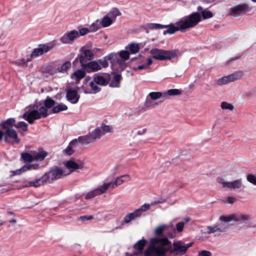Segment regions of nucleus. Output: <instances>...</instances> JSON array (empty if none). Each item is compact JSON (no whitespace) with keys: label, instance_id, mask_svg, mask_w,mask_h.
Returning a JSON list of instances; mask_svg holds the SVG:
<instances>
[{"label":"nucleus","instance_id":"nucleus-43","mask_svg":"<svg viewBox=\"0 0 256 256\" xmlns=\"http://www.w3.org/2000/svg\"><path fill=\"white\" fill-rule=\"evenodd\" d=\"M102 28L100 20H97L90 26L89 29L90 32H95Z\"/></svg>","mask_w":256,"mask_h":256},{"label":"nucleus","instance_id":"nucleus-30","mask_svg":"<svg viewBox=\"0 0 256 256\" xmlns=\"http://www.w3.org/2000/svg\"><path fill=\"white\" fill-rule=\"evenodd\" d=\"M144 64L134 68L135 71L142 70H147L149 68V66L152 64V58H148L143 60Z\"/></svg>","mask_w":256,"mask_h":256},{"label":"nucleus","instance_id":"nucleus-12","mask_svg":"<svg viewBox=\"0 0 256 256\" xmlns=\"http://www.w3.org/2000/svg\"><path fill=\"white\" fill-rule=\"evenodd\" d=\"M79 38V34L76 30H72L66 32L60 39L64 44H72L74 41Z\"/></svg>","mask_w":256,"mask_h":256},{"label":"nucleus","instance_id":"nucleus-52","mask_svg":"<svg viewBox=\"0 0 256 256\" xmlns=\"http://www.w3.org/2000/svg\"><path fill=\"white\" fill-rule=\"evenodd\" d=\"M200 16L202 19L203 18L206 20L212 18L213 16V14L210 10L206 9L202 10Z\"/></svg>","mask_w":256,"mask_h":256},{"label":"nucleus","instance_id":"nucleus-8","mask_svg":"<svg viewBox=\"0 0 256 256\" xmlns=\"http://www.w3.org/2000/svg\"><path fill=\"white\" fill-rule=\"evenodd\" d=\"M220 220L223 222H228L232 221H236L242 224L244 223L248 224L249 221L251 220V217L247 214L237 213L228 216H222L220 217Z\"/></svg>","mask_w":256,"mask_h":256},{"label":"nucleus","instance_id":"nucleus-63","mask_svg":"<svg viewBox=\"0 0 256 256\" xmlns=\"http://www.w3.org/2000/svg\"><path fill=\"white\" fill-rule=\"evenodd\" d=\"M184 226V222H178L176 225V229L178 232H181L182 231Z\"/></svg>","mask_w":256,"mask_h":256},{"label":"nucleus","instance_id":"nucleus-25","mask_svg":"<svg viewBox=\"0 0 256 256\" xmlns=\"http://www.w3.org/2000/svg\"><path fill=\"white\" fill-rule=\"evenodd\" d=\"M5 132L4 134V140L8 142H9L8 139L12 138L14 140V142L16 144H18L20 142V140L18 137V134L16 131L13 128H4Z\"/></svg>","mask_w":256,"mask_h":256},{"label":"nucleus","instance_id":"nucleus-14","mask_svg":"<svg viewBox=\"0 0 256 256\" xmlns=\"http://www.w3.org/2000/svg\"><path fill=\"white\" fill-rule=\"evenodd\" d=\"M242 76L241 72H236L218 78L216 83L219 86L226 84L240 78Z\"/></svg>","mask_w":256,"mask_h":256},{"label":"nucleus","instance_id":"nucleus-9","mask_svg":"<svg viewBox=\"0 0 256 256\" xmlns=\"http://www.w3.org/2000/svg\"><path fill=\"white\" fill-rule=\"evenodd\" d=\"M68 174L69 173L66 172L62 168L55 166L52 168L49 172L45 173L44 175L46 177L48 182L50 183Z\"/></svg>","mask_w":256,"mask_h":256},{"label":"nucleus","instance_id":"nucleus-37","mask_svg":"<svg viewBox=\"0 0 256 256\" xmlns=\"http://www.w3.org/2000/svg\"><path fill=\"white\" fill-rule=\"evenodd\" d=\"M67 110L68 106L66 104H60L57 105H54V107L50 110V113L56 114Z\"/></svg>","mask_w":256,"mask_h":256},{"label":"nucleus","instance_id":"nucleus-10","mask_svg":"<svg viewBox=\"0 0 256 256\" xmlns=\"http://www.w3.org/2000/svg\"><path fill=\"white\" fill-rule=\"evenodd\" d=\"M56 46L54 42H50L45 44H40L35 48L30 54L31 58H34L40 56L53 49Z\"/></svg>","mask_w":256,"mask_h":256},{"label":"nucleus","instance_id":"nucleus-5","mask_svg":"<svg viewBox=\"0 0 256 256\" xmlns=\"http://www.w3.org/2000/svg\"><path fill=\"white\" fill-rule=\"evenodd\" d=\"M201 20L200 14L198 12H194L180 18L178 21V24L181 29V32H184L194 28Z\"/></svg>","mask_w":256,"mask_h":256},{"label":"nucleus","instance_id":"nucleus-55","mask_svg":"<svg viewBox=\"0 0 256 256\" xmlns=\"http://www.w3.org/2000/svg\"><path fill=\"white\" fill-rule=\"evenodd\" d=\"M167 26L166 25H162L158 24L152 23L148 25V28L150 30L162 29Z\"/></svg>","mask_w":256,"mask_h":256},{"label":"nucleus","instance_id":"nucleus-4","mask_svg":"<svg viewBox=\"0 0 256 256\" xmlns=\"http://www.w3.org/2000/svg\"><path fill=\"white\" fill-rule=\"evenodd\" d=\"M71 67L72 64L69 61L62 64L54 62L44 68L43 72L54 78H62L68 74V71Z\"/></svg>","mask_w":256,"mask_h":256},{"label":"nucleus","instance_id":"nucleus-32","mask_svg":"<svg viewBox=\"0 0 256 256\" xmlns=\"http://www.w3.org/2000/svg\"><path fill=\"white\" fill-rule=\"evenodd\" d=\"M86 74V72L84 70H78L72 74L70 76L72 79L78 81L84 78Z\"/></svg>","mask_w":256,"mask_h":256},{"label":"nucleus","instance_id":"nucleus-57","mask_svg":"<svg viewBox=\"0 0 256 256\" xmlns=\"http://www.w3.org/2000/svg\"><path fill=\"white\" fill-rule=\"evenodd\" d=\"M246 180L250 183L256 186V176L252 174H248L246 176Z\"/></svg>","mask_w":256,"mask_h":256},{"label":"nucleus","instance_id":"nucleus-7","mask_svg":"<svg viewBox=\"0 0 256 256\" xmlns=\"http://www.w3.org/2000/svg\"><path fill=\"white\" fill-rule=\"evenodd\" d=\"M82 88L84 92L87 94H96L101 90L100 88L94 81V78L90 76L85 78Z\"/></svg>","mask_w":256,"mask_h":256},{"label":"nucleus","instance_id":"nucleus-53","mask_svg":"<svg viewBox=\"0 0 256 256\" xmlns=\"http://www.w3.org/2000/svg\"><path fill=\"white\" fill-rule=\"evenodd\" d=\"M158 105V102H156L154 100L149 99V98L146 97V106L147 108H153Z\"/></svg>","mask_w":256,"mask_h":256},{"label":"nucleus","instance_id":"nucleus-21","mask_svg":"<svg viewBox=\"0 0 256 256\" xmlns=\"http://www.w3.org/2000/svg\"><path fill=\"white\" fill-rule=\"evenodd\" d=\"M140 218V215L138 214V212L134 210L132 212L127 214L123 218V222H122L121 226H117V229L122 228L124 224H130L133 220H136L138 218Z\"/></svg>","mask_w":256,"mask_h":256},{"label":"nucleus","instance_id":"nucleus-19","mask_svg":"<svg viewBox=\"0 0 256 256\" xmlns=\"http://www.w3.org/2000/svg\"><path fill=\"white\" fill-rule=\"evenodd\" d=\"M66 100L72 104H76L80 99L78 92L74 89H72L70 86L66 87Z\"/></svg>","mask_w":256,"mask_h":256},{"label":"nucleus","instance_id":"nucleus-64","mask_svg":"<svg viewBox=\"0 0 256 256\" xmlns=\"http://www.w3.org/2000/svg\"><path fill=\"white\" fill-rule=\"evenodd\" d=\"M93 216H82L78 218V220H80L82 222H84L86 220H88L92 219Z\"/></svg>","mask_w":256,"mask_h":256},{"label":"nucleus","instance_id":"nucleus-31","mask_svg":"<svg viewBox=\"0 0 256 256\" xmlns=\"http://www.w3.org/2000/svg\"><path fill=\"white\" fill-rule=\"evenodd\" d=\"M76 140V144H88L93 142L90 134H88L84 136H80L78 137V138L74 139Z\"/></svg>","mask_w":256,"mask_h":256},{"label":"nucleus","instance_id":"nucleus-29","mask_svg":"<svg viewBox=\"0 0 256 256\" xmlns=\"http://www.w3.org/2000/svg\"><path fill=\"white\" fill-rule=\"evenodd\" d=\"M166 26H167L166 28H168L166 30H165L163 32L164 35H166L168 34H174L176 32H181V29L179 27V26L178 24V22L175 24H170V25Z\"/></svg>","mask_w":256,"mask_h":256},{"label":"nucleus","instance_id":"nucleus-23","mask_svg":"<svg viewBox=\"0 0 256 256\" xmlns=\"http://www.w3.org/2000/svg\"><path fill=\"white\" fill-rule=\"evenodd\" d=\"M46 177L44 174L40 178L30 182H26L24 187H35L37 188L48 183Z\"/></svg>","mask_w":256,"mask_h":256},{"label":"nucleus","instance_id":"nucleus-34","mask_svg":"<svg viewBox=\"0 0 256 256\" xmlns=\"http://www.w3.org/2000/svg\"><path fill=\"white\" fill-rule=\"evenodd\" d=\"M182 92L179 89H170L165 92H164V98L165 99L169 98L170 96H176L180 95Z\"/></svg>","mask_w":256,"mask_h":256},{"label":"nucleus","instance_id":"nucleus-58","mask_svg":"<svg viewBox=\"0 0 256 256\" xmlns=\"http://www.w3.org/2000/svg\"><path fill=\"white\" fill-rule=\"evenodd\" d=\"M90 32L89 28H82L80 29L79 31H78V33L79 34V38L80 36H84Z\"/></svg>","mask_w":256,"mask_h":256},{"label":"nucleus","instance_id":"nucleus-50","mask_svg":"<svg viewBox=\"0 0 256 256\" xmlns=\"http://www.w3.org/2000/svg\"><path fill=\"white\" fill-rule=\"evenodd\" d=\"M121 14L120 12L117 8H114L110 12L108 15L114 21L115 20L116 18Z\"/></svg>","mask_w":256,"mask_h":256},{"label":"nucleus","instance_id":"nucleus-44","mask_svg":"<svg viewBox=\"0 0 256 256\" xmlns=\"http://www.w3.org/2000/svg\"><path fill=\"white\" fill-rule=\"evenodd\" d=\"M33 152L30 151V152L22 153L21 154L22 158L26 162H31L34 161Z\"/></svg>","mask_w":256,"mask_h":256},{"label":"nucleus","instance_id":"nucleus-26","mask_svg":"<svg viewBox=\"0 0 256 256\" xmlns=\"http://www.w3.org/2000/svg\"><path fill=\"white\" fill-rule=\"evenodd\" d=\"M112 67V68L120 70H122L126 67V63L124 60L118 58H116V56L112 58L111 62Z\"/></svg>","mask_w":256,"mask_h":256},{"label":"nucleus","instance_id":"nucleus-13","mask_svg":"<svg viewBox=\"0 0 256 256\" xmlns=\"http://www.w3.org/2000/svg\"><path fill=\"white\" fill-rule=\"evenodd\" d=\"M217 182L220 184L223 188L231 190L240 188L242 187V184L241 179H238L232 182H228L222 178H218L217 179Z\"/></svg>","mask_w":256,"mask_h":256},{"label":"nucleus","instance_id":"nucleus-61","mask_svg":"<svg viewBox=\"0 0 256 256\" xmlns=\"http://www.w3.org/2000/svg\"><path fill=\"white\" fill-rule=\"evenodd\" d=\"M236 198L234 196H228L224 202L226 204H233L236 201Z\"/></svg>","mask_w":256,"mask_h":256},{"label":"nucleus","instance_id":"nucleus-42","mask_svg":"<svg viewBox=\"0 0 256 256\" xmlns=\"http://www.w3.org/2000/svg\"><path fill=\"white\" fill-rule=\"evenodd\" d=\"M122 76L120 74L115 75L112 82H110V86L112 88H118L120 86V82L121 80Z\"/></svg>","mask_w":256,"mask_h":256},{"label":"nucleus","instance_id":"nucleus-54","mask_svg":"<svg viewBox=\"0 0 256 256\" xmlns=\"http://www.w3.org/2000/svg\"><path fill=\"white\" fill-rule=\"evenodd\" d=\"M99 128H100L102 132L103 133V135L105 134L106 133L112 132V128L110 126L102 125Z\"/></svg>","mask_w":256,"mask_h":256},{"label":"nucleus","instance_id":"nucleus-20","mask_svg":"<svg viewBox=\"0 0 256 256\" xmlns=\"http://www.w3.org/2000/svg\"><path fill=\"white\" fill-rule=\"evenodd\" d=\"M93 57L94 54L90 50L86 48H82L80 50V54L79 56V60L81 66H82L86 63L87 61L93 58Z\"/></svg>","mask_w":256,"mask_h":256},{"label":"nucleus","instance_id":"nucleus-1","mask_svg":"<svg viewBox=\"0 0 256 256\" xmlns=\"http://www.w3.org/2000/svg\"><path fill=\"white\" fill-rule=\"evenodd\" d=\"M150 246L144 252L145 256H165L170 252L176 255H183L186 250L185 244L182 241L174 242L173 248L171 242L166 238H154L150 240Z\"/></svg>","mask_w":256,"mask_h":256},{"label":"nucleus","instance_id":"nucleus-35","mask_svg":"<svg viewBox=\"0 0 256 256\" xmlns=\"http://www.w3.org/2000/svg\"><path fill=\"white\" fill-rule=\"evenodd\" d=\"M16 120L13 118H10L6 120V121L0 124V126L4 128H12V126H14L16 125Z\"/></svg>","mask_w":256,"mask_h":256},{"label":"nucleus","instance_id":"nucleus-38","mask_svg":"<svg viewBox=\"0 0 256 256\" xmlns=\"http://www.w3.org/2000/svg\"><path fill=\"white\" fill-rule=\"evenodd\" d=\"M173 225L172 223H170L169 225L167 224H162L160 226H158L154 230V234L156 236H160L164 231L167 229L169 226H172Z\"/></svg>","mask_w":256,"mask_h":256},{"label":"nucleus","instance_id":"nucleus-16","mask_svg":"<svg viewBox=\"0 0 256 256\" xmlns=\"http://www.w3.org/2000/svg\"><path fill=\"white\" fill-rule=\"evenodd\" d=\"M225 229H226V228L224 226V224L220 223L206 226L201 231L202 234L206 235L214 234L216 232H222L224 231Z\"/></svg>","mask_w":256,"mask_h":256},{"label":"nucleus","instance_id":"nucleus-18","mask_svg":"<svg viewBox=\"0 0 256 256\" xmlns=\"http://www.w3.org/2000/svg\"><path fill=\"white\" fill-rule=\"evenodd\" d=\"M93 78L94 81L98 86H104L108 84L110 80V76L108 73L95 74Z\"/></svg>","mask_w":256,"mask_h":256},{"label":"nucleus","instance_id":"nucleus-17","mask_svg":"<svg viewBox=\"0 0 256 256\" xmlns=\"http://www.w3.org/2000/svg\"><path fill=\"white\" fill-rule=\"evenodd\" d=\"M249 10V6L248 4H241L232 8L230 10V14L236 17L245 14Z\"/></svg>","mask_w":256,"mask_h":256},{"label":"nucleus","instance_id":"nucleus-11","mask_svg":"<svg viewBox=\"0 0 256 256\" xmlns=\"http://www.w3.org/2000/svg\"><path fill=\"white\" fill-rule=\"evenodd\" d=\"M56 46L54 42H50L45 44H40L35 48L30 54L31 58H34L40 56L53 49Z\"/></svg>","mask_w":256,"mask_h":256},{"label":"nucleus","instance_id":"nucleus-27","mask_svg":"<svg viewBox=\"0 0 256 256\" xmlns=\"http://www.w3.org/2000/svg\"><path fill=\"white\" fill-rule=\"evenodd\" d=\"M78 146L76 144V140H73L68 146L63 150V154L68 156L72 154L75 152L76 148Z\"/></svg>","mask_w":256,"mask_h":256},{"label":"nucleus","instance_id":"nucleus-3","mask_svg":"<svg viewBox=\"0 0 256 256\" xmlns=\"http://www.w3.org/2000/svg\"><path fill=\"white\" fill-rule=\"evenodd\" d=\"M131 180L132 178L130 175L124 174L117 177L113 181L108 182L107 180H105L102 184L87 192L84 196V198L86 200H90L98 196L102 195L106 193L108 190H112L116 187L124 182H129Z\"/></svg>","mask_w":256,"mask_h":256},{"label":"nucleus","instance_id":"nucleus-47","mask_svg":"<svg viewBox=\"0 0 256 256\" xmlns=\"http://www.w3.org/2000/svg\"><path fill=\"white\" fill-rule=\"evenodd\" d=\"M27 171H28L27 164L24 165L20 168L17 169L12 172V176L20 175L22 173H24Z\"/></svg>","mask_w":256,"mask_h":256},{"label":"nucleus","instance_id":"nucleus-33","mask_svg":"<svg viewBox=\"0 0 256 256\" xmlns=\"http://www.w3.org/2000/svg\"><path fill=\"white\" fill-rule=\"evenodd\" d=\"M116 56V54H110L108 56L104 58L103 60H100L98 62L100 64L102 68H107L108 66V60H110V62L112 60V58Z\"/></svg>","mask_w":256,"mask_h":256},{"label":"nucleus","instance_id":"nucleus-62","mask_svg":"<svg viewBox=\"0 0 256 256\" xmlns=\"http://www.w3.org/2000/svg\"><path fill=\"white\" fill-rule=\"evenodd\" d=\"M212 252L210 251L203 250L198 252V256H212Z\"/></svg>","mask_w":256,"mask_h":256},{"label":"nucleus","instance_id":"nucleus-51","mask_svg":"<svg viewBox=\"0 0 256 256\" xmlns=\"http://www.w3.org/2000/svg\"><path fill=\"white\" fill-rule=\"evenodd\" d=\"M126 48L129 50L132 54H136L139 50V45L137 44H132L128 45Z\"/></svg>","mask_w":256,"mask_h":256},{"label":"nucleus","instance_id":"nucleus-41","mask_svg":"<svg viewBox=\"0 0 256 256\" xmlns=\"http://www.w3.org/2000/svg\"><path fill=\"white\" fill-rule=\"evenodd\" d=\"M146 97L152 100H156L161 98H164V92H151Z\"/></svg>","mask_w":256,"mask_h":256},{"label":"nucleus","instance_id":"nucleus-24","mask_svg":"<svg viewBox=\"0 0 256 256\" xmlns=\"http://www.w3.org/2000/svg\"><path fill=\"white\" fill-rule=\"evenodd\" d=\"M88 72H95L102 69L100 64L98 62L92 61L86 63L82 66Z\"/></svg>","mask_w":256,"mask_h":256},{"label":"nucleus","instance_id":"nucleus-45","mask_svg":"<svg viewBox=\"0 0 256 256\" xmlns=\"http://www.w3.org/2000/svg\"><path fill=\"white\" fill-rule=\"evenodd\" d=\"M27 171H28L27 164L24 165L20 168L17 169L12 172V176L20 175L22 173H24Z\"/></svg>","mask_w":256,"mask_h":256},{"label":"nucleus","instance_id":"nucleus-48","mask_svg":"<svg viewBox=\"0 0 256 256\" xmlns=\"http://www.w3.org/2000/svg\"><path fill=\"white\" fill-rule=\"evenodd\" d=\"M31 58L26 60L22 58L14 62V63L18 66L24 68L28 66V62L31 61Z\"/></svg>","mask_w":256,"mask_h":256},{"label":"nucleus","instance_id":"nucleus-59","mask_svg":"<svg viewBox=\"0 0 256 256\" xmlns=\"http://www.w3.org/2000/svg\"><path fill=\"white\" fill-rule=\"evenodd\" d=\"M119 54L121 59L126 60L129 58L130 54L128 51L122 50L120 52Z\"/></svg>","mask_w":256,"mask_h":256},{"label":"nucleus","instance_id":"nucleus-28","mask_svg":"<svg viewBox=\"0 0 256 256\" xmlns=\"http://www.w3.org/2000/svg\"><path fill=\"white\" fill-rule=\"evenodd\" d=\"M33 156L34 158V161H40L41 162L43 160L44 158L47 156V152L42 150L40 149L38 151L33 150Z\"/></svg>","mask_w":256,"mask_h":256},{"label":"nucleus","instance_id":"nucleus-56","mask_svg":"<svg viewBox=\"0 0 256 256\" xmlns=\"http://www.w3.org/2000/svg\"><path fill=\"white\" fill-rule=\"evenodd\" d=\"M221 108L223 110H232L234 109V106L230 104L224 102L221 104Z\"/></svg>","mask_w":256,"mask_h":256},{"label":"nucleus","instance_id":"nucleus-46","mask_svg":"<svg viewBox=\"0 0 256 256\" xmlns=\"http://www.w3.org/2000/svg\"><path fill=\"white\" fill-rule=\"evenodd\" d=\"M27 171H28L27 164L24 165L20 168L17 169L12 172V176L20 175L22 173H24Z\"/></svg>","mask_w":256,"mask_h":256},{"label":"nucleus","instance_id":"nucleus-60","mask_svg":"<svg viewBox=\"0 0 256 256\" xmlns=\"http://www.w3.org/2000/svg\"><path fill=\"white\" fill-rule=\"evenodd\" d=\"M28 170H38L39 168V164L38 163H34V164H26Z\"/></svg>","mask_w":256,"mask_h":256},{"label":"nucleus","instance_id":"nucleus-22","mask_svg":"<svg viewBox=\"0 0 256 256\" xmlns=\"http://www.w3.org/2000/svg\"><path fill=\"white\" fill-rule=\"evenodd\" d=\"M146 242V240L144 239L138 240L134 246L135 251L132 254L126 252V256H137L142 254Z\"/></svg>","mask_w":256,"mask_h":256},{"label":"nucleus","instance_id":"nucleus-6","mask_svg":"<svg viewBox=\"0 0 256 256\" xmlns=\"http://www.w3.org/2000/svg\"><path fill=\"white\" fill-rule=\"evenodd\" d=\"M150 54L153 58L159 60H167L181 56L178 50H166L162 49L154 48L150 50Z\"/></svg>","mask_w":256,"mask_h":256},{"label":"nucleus","instance_id":"nucleus-49","mask_svg":"<svg viewBox=\"0 0 256 256\" xmlns=\"http://www.w3.org/2000/svg\"><path fill=\"white\" fill-rule=\"evenodd\" d=\"M150 204H144L142 205L140 208L135 210L136 212H138V214L140 215V217L142 214V212H144L147 211L150 208Z\"/></svg>","mask_w":256,"mask_h":256},{"label":"nucleus","instance_id":"nucleus-2","mask_svg":"<svg viewBox=\"0 0 256 256\" xmlns=\"http://www.w3.org/2000/svg\"><path fill=\"white\" fill-rule=\"evenodd\" d=\"M54 100L47 98L44 102H40L26 107L24 113L21 117L32 124L36 120L46 117L48 114V110L54 108Z\"/></svg>","mask_w":256,"mask_h":256},{"label":"nucleus","instance_id":"nucleus-40","mask_svg":"<svg viewBox=\"0 0 256 256\" xmlns=\"http://www.w3.org/2000/svg\"><path fill=\"white\" fill-rule=\"evenodd\" d=\"M14 127L20 130V132L24 134L27 131L28 125L24 122H20L14 125Z\"/></svg>","mask_w":256,"mask_h":256},{"label":"nucleus","instance_id":"nucleus-39","mask_svg":"<svg viewBox=\"0 0 256 256\" xmlns=\"http://www.w3.org/2000/svg\"><path fill=\"white\" fill-rule=\"evenodd\" d=\"M113 22L114 20L112 19L108 15L104 16L102 20H100V22L102 28H106L110 26Z\"/></svg>","mask_w":256,"mask_h":256},{"label":"nucleus","instance_id":"nucleus-15","mask_svg":"<svg viewBox=\"0 0 256 256\" xmlns=\"http://www.w3.org/2000/svg\"><path fill=\"white\" fill-rule=\"evenodd\" d=\"M65 166L70 170L69 174L78 170H86L88 168L85 162L82 160L75 162L72 160H70L66 162Z\"/></svg>","mask_w":256,"mask_h":256},{"label":"nucleus","instance_id":"nucleus-36","mask_svg":"<svg viewBox=\"0 0 256 256\" xmlns=\"http://www.w3.org/2000/svg\"><path fill=\"white\" fill-rule=\"evenodd\" d=\"M90 134L93 142H94L96 140L100 138L102 136H104L103 133L102 132L100 128H98L95 129L94 130L91 132Z\"/></svg>","mask_w":256,"mask_h":256}]
</instances>
